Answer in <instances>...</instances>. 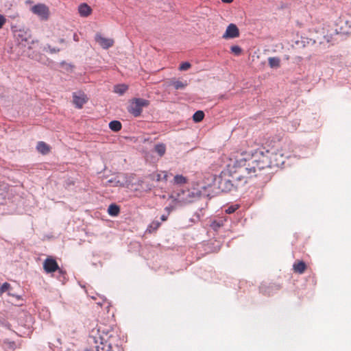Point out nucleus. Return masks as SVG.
I'll use <instances>...</instances> for the list:
<instances>
[{
	"label": "nucleus",
	"mask_w": 351,
	"mask_h": 351,
	"mask_svg": "<svg viewBox=\"0 0 351 351\" xmlns=\"http://www.w3.org/2000/svg\"><path fill=\"white\" fill-rule=\"evenodd\" d=\"M285 145L280 139L271 140L267 143V149L265 152L256 150L247 153L243 151L239 158L237 157L227 165V171L233 176L234 181H240L244 185L250 179L258 176L262 170L282 165Z\"/></svg>",
	"instance_id": "nucleus-1"
},
{
	"label": "nucleus",
	"mask_w": 351,
	"mask_h": 351,
	"mask_svg": "<svg viewBox=\"0 0 351 351\" xmlns=\"http://www.w3.org/2000/svg\"><path fill=\"white\" fill-rule=\"evenodd\" d=\"M243 186L240 181H234L233 176L228 172L222 171L220 174L219 188L224 191H230Z\"/></svg>",
	"instance_id": "nucleus-2"
},
{
	"label": "nucleus",
	"mask_w": 351,
	"mask_h": 351,
	"mask_svg": "<svg viewBox=\"0 0 351 351\" xmlns=\"http://www.w3.org/2000/svg\"><path fill=\"white\" fill-rule=\"evenodd\" d=\"M149 104L147 99L135 97L130 100L128 110L133 116L138 117L141 114L143 108L149 106Z\"/></svg>",
	"instance_id": "nucleus-3"
},
{
	"label": "nucleus",
	"mask_w": 351,
	"mask_h": 351,
	"mask_svg": "<svg viewBox=\"0 0 351 351\" xmlns=\"http://www.w3.org/2000/svg\"><path fill=\"white\" fill-rule=\"evenodd\" d=\"M32 12L41 19L47 20L49 16V9L43 3H38L31 8Z\"/></svg>",
	"instance_id": "nucleus-4"
},
{
	"label": "nucleus",
	"mask_w": 351,
	"mask_h": 351,
	"mask_svg": "<svg viewBox=\"0 0 351 351\" xmlns=\"http://www.w3.org/2000/svg\"><path fill=\"white\" fill-rule=\"evenodd\" d=\"M88 101V97L83 91L78 90L73 93V104L77 108H82Z\"/></svg>",
	"instance_id": "nucleus-5"
},
{
	"label": "nucleus",
	"mask_w": 351,
	"mask_h": 351,
	"mask_svg": "<svg viewBox=\"0 0 351 351\" xmlns=\"http://www.w3.org/2000/svg\"><path fill=\"white\" fill-rule=\"evenodd\" d=\"M43 269L47 274L53 273L59 269V266L54 258L48 257L44 261Z\"/></svg>",
	"instance_id": "nucleus-6"
},
{
	"label": "nucleus",
	"mask_w": 351,
	"mask_h": 351,
	"mask_svg": "<svg viewBox=\"0 0 351 351\" xmlns=\"http://www.w3.org/2000/svg\"><path fill=\"white\" fill-rule=\"evenodd\" d=\"M239 36V29L234 23H230L226 28L222 38L225 39L235 38Z\"/></svg>",
	"instance_id": "nucleus-7"
},
{
	"label": "nucleus",
	"mask_w": 351,
	"mask_h": 351,
	"mask_svg": "<svg viewBox=\"0 0 351 351\" xmlns=\"http://www.w3.org/2000/svg\"><path fill=\"white\" fill-rule=\"evenodd\" d=\"M95 40L104 49H108L114 44L112 39L104 38L101 34L95 36Z\"/></svg>",
	"instance_id": "nucleus-8"
},
{
	"label": "nucleus",
	"mask_w": 351,
	"mask_h": 351,
	"mask_svg": "<svg viewBox=\"0 0 351 351\" xmlns=\"http://www.w3.org/2000/svg\"><path fill=\"white\" fill-rule=\"evenodd\" d=\"M99 339L100 340L99 342H98V340L95 341L96 343V351H114L110 343H108L107 341H104V339L100 337Z\"/></svg>",
	"instance_id": "nucleus-9"
},
{
	"label": "nucleus",
	"mask_w": 351,
	"mask_h": 351,
	"mask_svg": "<svg viewBox=\"0 0 351 351\" xmlns=\"http://www.w3.org/2000/svg\"><path fill=\"white\" fill-rule=\"evenodd\" d=\"M306 269V265L302 261H296L293 265V270L295 273L302 274Z\"/></svg>",
	"instance_id": "nucleus-10"
},
{
	"label": "nucleus",
	"mask_w": 351,
	"mask_h": 351,
	"mask_svg": "<svg viewBox=\"0 0 351 351\" xmlns=\"http://www.w3.org/2000/svg\"><path fill=\"white\" fill-rule=\"evenodd\" d=\"M78 12L81 16L87 17L91 14L92 9L86 3H82L78 7Z\"/></svg>",
	"instance_id": "nucleus-11"
},
{
	"label": "nucleus",
	"mask_w": 351,
	"mask_h": 351,
	"mask_svg": "<svg viewBox=\"0 0 351 351\" xmlns=\"http://www.w3.org/2000/svg\"><path fill=\"white\" fill-rule=\"evenodd\" d=\"M36 149L42 154H47L50 152V147L43 141H40L36 145Z\"/></svg>",
	"instance_id": "nucleus-12"
},
{
	"label": "nucleus",
	"mask_w": 351,
	"mask_h": 351,
	"mask_svg": "<svg viewBox=\"0 0 351 351\" xmlns=\"http://www.w3.org/2000/svg\"><path fill=\"white\" fill-rule=\"evenodd\" d=\"M342 24L341 26V29H343L345 32H349L351 30V18L349 19H345V18H340V21Z\"/></svg>",
	"instance_id": "nucleus-13"
},
{
	"label": "nucleus",
	"mask_w": 351,
	"mask_h": 351,
	"mask_svg": "<svg viewBox=\"0 0 351 351\" xmlns=\"http://www.w3.org/2000/svg\"><path fill=\"white\" fill-rule=\"evenodd\" d=\"M151 178L152 180H156L157 182H160L162 180H167V173L166 171H162L161 173H155L151 175Z\"/></svg>",
	"instance_id": "nucleus-14"
},
{
	"label": "nucleus",
	"mask_w": 351,
	"mask_h": 351,
	"mask_svg": "<svg viewBox=\"0 0 351 351\" xmlns=\"http://www.w3.org/2000/svg\"><path fill=\"white\" fill-rule=\"evenodd\" d=\"M160 226V223L158 221H153L147 228L146 232L152 234L155 232Z\"/></svg>",
	"instance_id": "nucleus-15"
},
{
	"label": "nucleus",
	"mask_w": 351,
	"mask_h": 351,
	"mask_svg": "<svg viewBox=\"0 0 351 351\" xmlns=\"http://www.w3.org/2000/svg\"><path fill=\"white\" fill-rule=\"evenodd\" d=\"M268 63L271 68H279L280 60L278 57H270L268 58Z\"/></svg>",
	"instance_id": "nucleus-16"
},
{
	"label": "nucleus",
	"mask_w": 351,
	"mask_h": 351,
	"mask_svg": "<svg viewBox=\"0 0 351 351\" xmlns=\"http://www.w3.org/2000/svg\"><path fill=\"white\" fill-rule=\"evenodd\" d=\"M187 178L182 175H176L173 178V184L177 185H182L187 182Z\"/></svg>",
	"instance_id": "nucleus-17"
},
{
	"label": "nucleus",
	"mask_w": 351,
	"mask_h": 351,
	"mask_svg": "<svg viewBox=\"0 0 351 351\" xmlns=\"http://www.w3.org/2000/svg\"><path fill=\"white\" fill-rule=\"evenodd\" d=\"M109 128L114 132H119L121 130L122 125L119 121H112L109 123Z\"/></svg>",
	"instance_id": "nucleus-18"
},
{
	"label": "nucleus",
	"mask_w": 351,
	"mask_h": 351,
	"mask_svg": "<svg viewBox=\"0 0 351 351\" xmlns=\"http://www.w3.org/2000/svg\"><path fill=\"white\" fill-rule=\"evenodd\" d=\"M154 150L160 156H162L165 154L166 146L164 143L156 144L154 147Z\"/></svg>",
	"instance_id": "nucleus-19"
},
{
	"label": "nucleus",
	"mask_w": 351,
	"mask_h": 351,
	"mask_svg": "<svg viewBox=\"0 0 351 351\" xmlns=\"http://www.w3.org/2000/svg\"><path fill=\"white\" fill-rule=\"evenodd\" d=\"M108 212L111 216H117L119 215L120 209L116 204H110L108 207Z\"/></svg>",
	"instance_id": "nucleus-20"
},
{
	"label": "nucleus",
	"mask_w": 351,
	"mask_h": 351,
	"mask_svg": "<svg viewBox=\"0 0 351 351\" xmlns=\"http://www.w3.org/2000/svg\"><path fill=\"white\" fill-rule=\"evenodd\" d=\"M204 117V112L202 110H198L195 112L193 115V120L196 122H200L203 120Z\"/></svg>",
	"instance_id": "nucleus-21"
},
{
	"label": "nucleus",
	"mask_w": 351,
	"mask_h": 351,
	"mask_svg": "<svg viewBox=\"0 0 351 351\" xmlns=\"http://www.w3.org/2000/svg\"><path fill=\"white\" fill-rule=\"evenodd\" d=\"M230 50L236 56H240L242 53V49L238 45L232 46Z\"/></svg>",
	"instance_id": "nucleus-22"
},
{
	"label": "nucleus",
	"mask_w": 351,
	"mask_h": 351,
	"mask_svg": "<svg viewBox=\"0 0 351 351\" xmlns=\"http://www.w3.org/2000/svg\"><path fill=\"white\" fill-rule=\"evenodd\" d=\"M191 67V64L189 62H182L179 66V70L180 71H184L189 70Z\"/></svg>",
	"instance_id": "nucleus-23"
},
{
	"label": "nucleus",
	"mask_w": 351,
	"mask_h": 351,
	"mask_svg": "<svg viewBox=\"0 0 351 351\" xmlns=\"http://www.w3.org/2000/svg\"><path fill=\"white\" fill-rule=\"evenodd\" d=\"M10 288V285L8 282H4L0 287V295L7 291Z\"/></svg>",
	"instance_id": "nucleus-24"
},
{
	"label": "nucleus",
	"mask_w": 351,
	"mask_h": 351,
	"mask_svg": "<svg viewBox=\"0 0 351 351\" xmlns=\"http://www.w3.org/2000/svg\"><path fill=\"white\" fill-rule=\"evenodd\" d=\"M221 226H222V223H221L220 221H213L210 224V227L214 230H217Z\"/></svg>",
	"instance_id": "nucleus-25"
},
{
	"label": "nucleus",
	"mask_w": 351,
	"mask_h": 351,
	"mask_svg": "<svg viewBox=\"0 0 351 351\" xmlns=\"http://www.w3.org/2000/svg\"><path fill=\"white\" fill-rule=\"evenodd\" d=\"M7 189V184L0 182V195H3L6 192Z\"/></svg>",
	"instance_id": "nucleus-26"
},
{
	"label": "nucleus",
	"mask_w": 351,
	"mask_h": 351,
	"mask_svg": "<svg viewBox=\"0 0 351 351\" xmlns=\"http://www.w3.org/2000/svg\"><path fill=\"white\" fill-rule=\"evenodd\" d=\"M5 21V18L3 15L0 14V29L2 28Z\"/></svg>",
	"instance_id": "nucleus-27"
},
{
	"label": "nucleus",
	"mask_w": 351,
	"mask_h": 351,
	"mask_svg": "<svg viewBox=\"0 0 351 351\" xmlns=\"http://www.w3.org/2000/svg\"><path fill=\"white\" fill-rule=\"evenodd\" d=\"M47 48L49 51L50 53H56V52H58L60 51L59 49H56V48H52L51 46H47Z\"/></svg>",
	"instance_id": "nucleus-28"
},
{
	"label": "nucleus",
	"mask_w": 351,
	"mask_h": 351,
	"mask_svg": "<svg viewBox=\"0 0 351 351\" xmlns=\"http://www.w3.org/2000/svg\"><path fill=\"white\" fill-rule=\"evenodd\" d=\"M237 207L230 206L227 210L226 212L228 213H232L237 210Z\"/></svg>",
	"instance_id": "nucleus-29"
},
{
	"label": "nucleus",
	"mask_w": 351,
	"mask_h": 351,
	"mask_svg": "<svg viewBox=\"0 0 351 351\" xmlns=\"http://www.w3.org/2000/svg\"><path fill=\"white\" fill-rule=\"evenodd\" d=\"M125 89H121V88L115 89V93H117L119 95H123L125 93Z\"/></svg>",
	"instance_id": "nucleus-30"
},
{
	"label": "nucleus",
	"mask_w": 351,
	"mask_h": 351,
	"mask_svg": "<svg viewBox=\"0 0 351 351\" xmlns=\"http://www.w3.org/2000/svg\"><path fill=\"white\" fill-rule=\"evenodd\" d=\"M8 348H10L12 350H14L15 343L14 342H8Z\"/></svg>",
	"instance_id": "nucleus-31"
},
{
	"label": "nucleus",
	"mask_w": 351,
	"mask_h": 351,
	"mask_svg": "<svg viewBox=\"0 0 351 351\" xmlns=\"http://www.w3.org/2000/svg\"><path fill=\"white\" fill-rule=\"evenodd\" d=\"M167 219V217L166 215H162L161 216V220L165 221Z\"/></svg>",
	"instance_id": "nucleus-32"
},
{
	"label": "nucleus",
	"mask_w": 351,
	"mask_h": 351,
	"mask_svg": "<svg viewBox=\"0 0 351 351\" xmlns=\"http://www.w3.org/2000/svg\"><path fill=\"white\" fill-rule=\"evenodd\" d=\"M223 3H231L233 1V0H221Z\"/></svg>",
	"instance_id": "nucleus-33"
},
{
	"label": "nucleus",
	"mask_w": 351,
	"mask_h": 351,
	"mask_svg": "<svg viewBox=\"0 0 351 351\" xmlns=\"http://www.w3.org/2000/svg\"><path fill=\"white\" fill-rule=\"evenodd\" d=\"M115 88H127V86L125 85H121V86H117Z\"/></svg>",
	"instance_id": "nucleus-34"
},
{
	"label": "nucleus",
	"mask_w": 351,
	"mask_h": 351,
	"mask_svg": "<svg viewBox=\"0 0 351 351\" xmlns=\"http://www.w3.org/2000/svg\"><path fill=\"white\" fill-rule=\"evenodd\" d=\"M117 351H123V350L121 348H117Z\"/></svg>",
	"instance_id": "nucleus-35"
}]
</instances>
